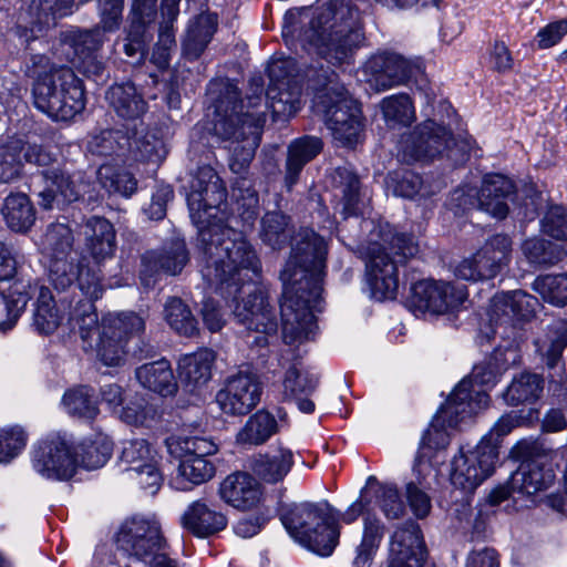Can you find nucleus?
<instances>
[{"label": "nucleus", "mask_w": 567, "mask_h": 567, "mask_svg": "<svg viewBox=\"0 0 567 567\" xmlns=\"http://www.w3.org/2000/svg\"><path fill=\"white\" fill-rule=\"evenodd\" d=\"M120 550L144 564L165 550L166 542L159 525L150 519L133 517L125 520L116 535Z\"/></svg>", "instance_id": "obj_16"}, {"label": "nucleus", "mask_w": 567, "mask_h": 567, "mask_svg": "<svg viewBox=\"0 0 567 567\" xmlns=\"http://www.w3.org/2000/svg\"><path fill=\"white\" fill-rule=\"evenodd\" d=\"M277 432V421L269 412L260 410L248 417L236 435V442L243 445H260Z\"/></svg>", "instance_id": "obj_47"}, {"label": "nucleus", "mask_w": 567, "mask_h": 567, "mask_svg": "<svg viewBox=\"0 0 567 567\" xmlns=\"http://www.w3.org/2000/svg\"><path fill=\"white\" fill-rule=\"evenodd\" d=\"M522 251L528 262L536 266H553L560 261L564 255L557 245L542 238L526 239L522 245Z\"/></svg>", "instance_id": "obj_58"}, {"label": "nucleus", "mask_w": 567, "mask_h": 567, "mask_svg": "<svg viewBox=\"0 0 567 567\" xmlns=\"http://www.w3.org/2000/svg\"><path fill=\"white\" fill-rule=\"evenodd\" d=\"M44 189L39 193V205L45 209L62 207L76 202L83 193L80 173H71L62 167H43Z\"/></svg>", "instance_id": "obj_25"}, {"label": "nucleus", "mask_w": 567, "mask_h": 567, "mask_svg": "<svg viewBox=\"0 0 567 567\" xmlns=\"http://www.w3.org/2000/svg\"><path fill=\"white\" fill-rule=\"evenodd\" d=\"M513 243L509 236L496 234L472 256L461 260L454 268L458 279L478 282L497 277L512 259Z\"/></svg>", "instance_id": "obj_13"}, {"label": "nucleus", "mask_w": 567, "mask_h": 567, "mask_svg": "<svg viewBox=\"0 0 567 567\" xmlns=\"http://www.w3.org/2000/svg\"><path fill=\"white\" fill-rule=\"evenodd\" d=\"M538 348L544 351L548 378L550 382L563 384L566 381L565 365L561 362V353L567 347V320H555L548 326L547 340Z\"/></svg>", "instance_id": "obj_32"}, {"label": "nucleus", "mask_w": 567, "mask_h": 567, "mask_svg": "<svg viewBox=\"0 0 567 567\" xmlns=\"http://www.w3.org/2000/svg\"><path fill=\"white\" fill-rule=\"evenodd\" d=\"M280 519L295 540L320 556H330L339 543L338 513L326 502L286 506Z\"/></svg>", "instance_id": "obj_6"}, {"label": "nucleus", "mask_w": 567, "mask_h": 567, "mask_svg": "<svg viewBox=\"0 0 567 567\" xmlns=\"http://www.w3.org/2000/svg\"><path fill=\"white\" fill-rule=\"evenodd\" d=\"M31 288L30 284L17 281L7 293L0 292V330L11 329L16 324L31 298Z\"/></svg>", "instance_id": "obj_44"}, {"label": "nucleus", "mask_w": 567, "mask_h": 567, "mask_svg": "<svg viewBox=\"0 0 567 567\" xmlns=\"http://www.w3.org/2000/svg\"><path fill=\"white\" fill-rule=\"evenodd\" d=\"M82 465L87 470L102 467L111 457L113 442L109 435L97 433L94 439H87L80 446Z\"/></svg>", "instance_id": "obj_56"}, {"label": "nucleus", "mask_w": 567, "mask_h": 567, "mask_svg": "<svg viewBox=\"0 0 567 567\" xmlns=\"http://www.w3.org/2000/svg\"><path fill=\"white\" fill-rule=\"evenodd\" d=\"M62 402L66 411L80 419L93 420L97 413V402L94 398L93 390L86 386H80L66 391Z\"/></svg>", "instance_id": "obj_57"}, {"label": "nucleus", "mask_w": 567, "mask_h": 567, "mask_svg": "<svg viewBox=\"0 0 567 567\" xmlns=\"http://www.w3.org/2000/svg\"><path fill=\"white\" fill-rule=\"evenodd\" d=\"M34 105L56 121H68L85 107L81 80L68 66H50L33 84Z\"/></svg>", "instance_id": "obj_9"}, {"label": "nucleus", "mask_w": 567, "mask_h": 567, "mask_svg": "<svg viewBox=\"0 0 567 567\" xmlns=\"http://www.w3.org/2000/svg\"><path fill=\"white\" fill-rule=\"evenodd\" d=\"M135 159L158 163L165 156L163 141L153 133H134L131 144L126 146Z\"/></svg>", "instance_id": "obj_61"}, {"label": "nucleus", "mask_w": 567, "mask_h": 567, "mask_svg": "<svg viewBox=\"0 0 567 567\" xmlns=\"http://www.w3.org/2000/svg\"><path fill=\"white\" fill-rule=\"evenodd\" d=\"M165 443L169 454L179 458L173 478L176 489H192L215 476L216 466L207 456L217 452V445L210 439L178 435L166 439Z\"/></svg>", "instance_id": "obj_11"}, {"label": "nucleus", "mask_w": 567, "mask_h": 567, "mask_svg": "<svg viewBox=\"0 0 567 567\" xmlns=\"http://www.w3.org/2000/svg\"><path fill=\"white\" fill-rule=\"evenodd\" d=\"M555 473L547 464L546 456L524 460L511 475L506 485L489 494V503L497 505L515 494L533 496L553 485Z\"/></svg>", "instance_id": "obj_17"}, {"label": "nucleus", "mask_w": 567, "mask_h": 567, "mask_svg": "<svg viewBox=\"0 0 567 567\" xmlns=\"http://www.w3.org/2000/svg\"><path fill=\"white\" fill-rule=\"evenodd\" d=\"M426 548L420 525L409 520L399 526L390 540V560L424 564Z\"/></svg>", "instance_id": "obj_28"}, {"label": "nucleus", "mask_w": 567, "mask_h": 567, "mask_svg": "<svg viewBox=\"0 0 567 567\" xmlns=\"http://www.w3.org/2000/svg\"><path fill=\"white\" fill-rule=\"evenodd\" d=\"M514 193L515 186L506 176L486 175L480 188L481 210L495 218L504 219L508 215V202L513 198Z\"/></svg>", "instance_id": "obj_29"}, {"label": "nucleus", "mask_w": 567, "mask_h": 567, "mask_svg": "<svg viewBox=\"0 0 567 567\" xmlns=\"http://www.w3.org/2000/svg\"><path fill=\"white\" fill-rule=\"evenodd\" d=\"M109 106L124 120H137L147 110V103L132 82L115 83L105 92Z\"/></svg>", "instance_id": "obj_33"}, {"label": "nucleus", "mask_w": 567, "mask_h": 567, "mask_svg": "<svg viewBox=\"0 0 567 567\" xmlns=\"http://www.w3.org/2000/svg\"><path fill=\"white\" fill-rule=\"evenodd\" d=\"M85 245L96 262L111 258L115 250V229L100 216H92L85 221Z\"/></svg>", "instance_id": "obj_38"}, {"label": "nucleus", "mask_w": 567, "mask_h": 567, "mask_svg": "<svg viewBox=\"0 0 567 567\" xmlns=\"http://www.w3.org/2000/svg\"><path fill=\"white\" fill-rule=\"evenodd\" d=\"M365 71L370 75V85L377 91H385L406 83L420 71V64L396 52L384 51L370 59Z\"/></svg>", "instance_id": "obj_24"}, {"label": "nucleus", "mask_w": 567, "mask_h": 567, "mask_svg": "<svg viewBox=\"0 0 567 567\" xmlns=\"http://www.w3.org/2000/svg\"><path fill=\"white\" fill-rule=\"evenodd\" d=\"M103 29L99 25L90 30L81 31L74 39L75 52L83 60V72L92 75H100L103 71L102 62L93 55L104 43Z\"/></svg>", "instance_id": "obj_48"}, {"label": "nucleus", "mask_w": 567, "mask_h": 567, "mask_svg": "<svg viewBox=\"0 0 567 567\" xmlns=\"http://www.w3.org/2000/svg\"><path fill=\"white\" fill-rule=\"evenodd\" d=\"M539 302L536 297L515 290L494 296L492 299V317L502 320L503 317L517 320H529L535 316Z\"/></svg>", "instance_id": "obj_34"}, {"label": "nucleus", "mask_w": 567, "mask_h": 567, "mask_svg": "<svg viewBox=\"0 0 567 567\" xmlns=\"http://www.w3.org/2000/svg\"><path fill=\"white\" fill-rule=\"evenodd\" d=\"M161 414L156 405L141 399L130 402L122 409L121 419L133 426L151 427Z\"/></svg>", "instance_id": "obj_62"}, {"label": "nucleus", "mask_w": 567, "mask_h": 567, "mask_svg": "<svg viewBox=\"0 0 567 567\" xmlns=\"http://www.w3.org/2000/svg\"><path fill=\"white\" fill-rule=\"evenodd\" d=\"M209 91L210 94H217L214 99L213 133L229 143L227 147L231 172L244 175L255 156L266 123L262 83H256L254 94L247 96L246 103L239 100L238 87L228 80L212 83ZM233 196L238 209H243V218L254 220L258 215L259 197L249 181L240 176L234 184Z\"/></svg>", "instance_id": "obj_3"}, {"label": "nucleus", "mask_w": 567, "mask_h": 567, "mask_svg": "<svg viewBox=\"0 0 567 567\" xmlns=\"http://www.w3.org/2000/svg\"><path fill=\"white\" fill-rule=\"evenodd\" d=\"M260 396L261 384L257 374L239 371L227 379L216 395V402L226 414L245 415L259 403Z\"/></svg>", "instance_id": "obj_21"}, {"label": "nucleus", "mask_w": 567, "mask_h": 567, "mask_svg": "<svg viewBox=\"0 0 567 567\" xmlns=\"http://www.w3.org/2000/svg\"><path fill=\"white\" fill-rule=\"evenodd\" d=\"M318 385V378L308 371L300 370L296 365L290 367L282 382L284 398L293 401L303 413H312L315 403L309 396Z\"/></svg>", "instance_id": "obj_35"}, {"label": "nucleus", "mask_w": 567, "mask_h": 567, "mask_svg": "<svg viewBox=\"0 0 567 567\" xmlns=\"http://www.w3.org/2000/svg\"><path fill=\"white\" fill-rule=\"evenodd\" d=\"M41 252L49 258V280L58 291H65L75 282L91 297L103 292L101 276L83 265L84 258L74 246V235L69 225L52 223L40 238Z\"/></svg>", "instance_id": "obj_5"}, {"label": "nucleus", "mask_w": 567, "mask_h": 567, "mask_svg": "<svg viewBox=\"0 0 567 567\" xmlns=\"http://www.w3.org/2000/svg\"><path fill=\"white\" fill-rule=\"evenodd\" d=\"M293 464V452L287 447H279L270 453L256 456L251 470L259 480L276 484L288 475Z\"/></svg>", "instance_id": "obj_40"}, {"label": "nucleus", "mask_w": 567, "mask_h": 567, "mask_svg": "<svg viewBox=\"0 0 567 567\" xmlns=\"http://www.w3.org/2000/svg\"><path fill=\"white\" fill-rule=\"evenodd\" d=\"M386 184L395 196L403 198H427L441 189L440 183L425 182L422 176L411 171L389 174Z\"/></svg>", "instance_id": "obj_43"}, {"label": "nucleus", "mask_w": 567, "mask_h": 567, "mask_svg": "<svg viewBox=\"0 0 567 567\" xmlns=\"http://www.w3.org/2000/svg\"><path fill=\"white\" fill-rule=\"evenodd\" d=\"M282 35L332 64L348 61L364 41L361 14L351 0H332L311 17L300 14L298 22L284 27Z\"/></svg>", "instance_id": "obj_4"}, {"label": "nucleus", "mask_w": 567, "mask_h": 567, "mask_svg": "<svg viewBox=\"0 0 567 567\" xmlns=\"http://www.w3.org/2000/svg\"><path fill=\"white\" fill-rule=\"evenodd\" d=\"M165 319L169 327L178 334L193 337L198 332V323L190 309L182 299L169 298L165 303Z\"/></svg>", "instance_id": "obj_54"}, {"label": "nucleus", "mask_w": 567, "mask_h": 567, "mask_svg": "<svg viewBox=\"0 0 567 567\" xmlns=\"http://www.w3.org/2000/svg\"><path fill=\"white\" fill-rule=\"evenodd\" d=\"M226 187L209 165L197 167L192 176L187 205L198 229L197 247L202 252V275L223 297L235 296L239 285L258 275L260 262L241 233L216 219L226 200Z\"/></svg>", "instance_id": "obj_2"}, {"label": "nucleus", "mask_w": 567, "mask_h": 567, "mask_svg": "<svg viewBox=\"0 0 567 567\" xmlns=\"http://www.w3.org/2000/svg\"><path fill=\"white\" fill-rule=\"evenodd\" d=\"M259 238L275 250L291 239V252L280 274L282 336L286 343L312 339L318 329L312 311L320 302L328 254L324 238L309 228H300L292 236L290 218L280 212L262 216Z\"/></svg>", "instance_id": "obj_1"}, {"label": "nucleus", "mask_w": 567, "mask_h": 567, "mask_svg": "<svg viewBox=\"0 0 567 567\" xmlns=\"http://www.w3.org/2000/svg\"><path fill=\"white\" fill-rule=\"evenodd\" d=\"M234 316L250 332L257 333L251 344L265 347L269 338L276 336L278 320L275 308L268 302V293L264 288H254L246 298L237 302Z\"/></svg>", "instance_id": "obj_18"}, {"label": "nucleus", "mask_w": 567, "mask_h": 567, "mask_svg": "<svg viewBox=\"0 0 567 567\" xmlns=\"http://www.w3.org/2000/svg\"><path fill=\"white\" fill-rule=\"evenodd\" d=\"M214 361L215 353L209 349H200L179 359V378L188 391L193 392L210 380Z\"/></svg>", "instance_id": "obj_39"}, {"label": "nucleus", "mask_w": 567, "mask_h": 567, "mask_svg": "<svg viewBox=\"0 0 567 567\" xmlns=\"http://www.w3.org/2000/svg\"><path fill=\"white\" fill-rule=\"evenodd\" d=\"M472 148V140H455L445 124L426 120L401 142L403 159L414 162L446 156L453 163H462Z\"/></svg>", "instance_id": "obj_10"}, {"label": "nucleus", "mask_w": 567, "mask_h": 567, "mask_svg": "<svg viewBox=\"0 0 567 567\" xmlns=\"http://www.w3.org/2000/svg\"><path fill=\"white\" fill-rule=\"evenodd\" d=\"M466 298L467 289L463 285L423 279L412 285L409 307L416 316L425 312L444 315L456 310Z\"/></svg>", "instance_id": "obj_15"}, {"label": "nucleus", "mask_w": 567, "mask_h": 567, "mask_svg": "<svg viewBox=\"0 0 567 567\" xmlns=\"http://www.w3.org/2000/svg\"><path fill=\"white\" fill-rule=\"evenodd\" d=\"M518 351L513 347L496 348L492 354L481 363L474 365L472 373L460 382L467 380L468 395L465 401L476 400L478 393L485 391L475 390L473 383L478 385L494 386L501 375L512 365L519 362Z\"/></svg>", "instance_id": "obj_27"}, {"label": "nucleus", "mask_w": 567, "mask_h": 567, "mask_svg": "<svg viewBox=\"0 0 567 567\" xmlns=\"http://www.w3.org/2000/svg\"><path fill=\"white\" fill-rule=\"evenodd\" d=\"M185 529L197 537H209L227 526L226 516L212 508L205 501L197 499L188 505L181 517Z\"/></svg>", "instance_id": "obj_31"}, {"label": "nucleus", "mask_w": 567, "mask_h": 567, "mask_svg": "<svg viewBox=\"0 0 567 567\" xmlns=\"http://www.w3.org/2000/svg\"><path fill=\"white\" fill-rule=\"evenodd\" d=\"M334 187L342 194V214L344 217L360 213V181L349 167H338L332 175Z\"/></svg>", "instance_id": "obj_51"}, {"label": "nucleus", "mask_w": 567, "mask_h": 567, "mask_svg": "<svg viewBox=\"0 0 567 567\" xmlns=\"http://www.w3.org/2000/svg\"><path fill=\"white\" fill-rule=\"evenodd\" d=\"M384 535V526L377 517L367 515L363 519V535L357 548L355 567L368 566L375 555Z\"/></svg>", "instance_id": "obj_52"}, {"label": "nucleus", "mask_w": 567, "mask_h": 567, "mask_svg": "<svg viewBox=\"0 0 567 567\" xmlns=\"http://www.w3.org/2000/svg\"><path fill=\"white\" fill-rule=\"evenodd\" d=\"M216 13L203 12L189 21L183 40V52L192 60L200 56L217 30Z\"/></svg>", "instance_id": "obj_41"}, {"label": "nucleus", "mask_w": 567, "mask_h": 567, "mask_svg": "<svg viewBox=\"0 0 567 567\" xmlns=\"http://www.w3.org/2000/svg\"><path fill=\"white\" fill-rule=\"evenodd\" d=\"M97 181L110 194H118L123 197L132 196L137 189V181L133 174L110 164L100 166Z\"/></svg>", "instance_id": "obj_53"}, {"label": "nucleus", "mask_w": 567, "mask_h": 567, "mask_svg": "<svg viewBox=\"0 0 567 567\" xmlns=\"http://www.w3.org/2000/svg\"><path fill=\"white\" fill-rule=\"evenodd\" d=\"M28 434L19 425L0 430V463H9L25 447Z\"/></svg>", "instance_id": "obj_63"}, {"label": "nucleus", "mask_w": 567, "mask_h": 567, "mask_svg": "<svg viewBox=\"0 0 567 567\" xmlns=\"http://www.w3.org/2000/svg\"><path fill=\"white\" fill-rule=\"evenodd\" d=\"M467 380L460 382L446 402L435 414L431 425L422 436V444L430 449H444L450 443L447 429H454L465 417L488 405L489 396L478 393L476 400L465 401L468 395Z\"/></svg>", "instance_id": "obj_12"}, {"label": "nucleus", "mask_w": 567, "mask_h": 567, "mask_svg": "<svg viewBox=\"0 0 567 567\" xmlns=\"http://www.w3.org/2000/svg\"><path fill=\"white\" fill-rule=\"evenodd\" d=\"M135 377L143 388L162 396L173 395L177 391L172 367L165 359L138 367L135 370Z\"/></svg>", "instance_id": "obj_42"}, {"label": "nucleus", "mask_w": 567, "mask_h": 567, "mask_svg": "<svg viewBox=\"0 0 567 567\" xmlns=\"http://www.w3.org/2000/svg\"><path fill=\"white\" fill-rule=\"evenodd\" d=\"M382 114L386 124L394 128L409 126L415 120V111L406 94L391 95L381 103Z\"/></svg>", "instance_id": "obj_55"}, {"label": "nucleus", "mask_w": 567, "mask_h": 567, "mask_svg": "<svg viewBox=\"0 0 567 567\" xmlns=\"http://www.w3.org/2000/svg\"><path fill=\"white\" fill-rule=\"evenodd\" d=\"M543 388L544 380L540 375L523 372L512 380L511 384L503 393V398L509 405L532 403L539 399Z\"/></svg>", "instance_id": "obj_50"}, {"label": "nucleus", "mask_w": 567, "mask_h": 567, "mask_svg": "<svg viewBox=\"0 0 567 567\" xmlns=\"http://www.w3.org/2000/svg\"><path fill=\"white\" fill-rule=\"evenodd\" d=\"M219 495L230 506L250 509L260 501V486L249 474L237 472L228 475L219 485Z\"/></svg>", "instance_id": "obj_30"}, {"label": "nucleus", "mask_w": 567, "mask_h": 567, "mask_svg": "<svg viewBox=\"0 0 567 567\" xmlns=\"http://www.w3.org/2000/svg\"><path fill=\"white\" fill-rule=\"evenodd\" d=\"M375 497L379 508L388 519H399L404 515L405 506L396 486L390 484L380 485Z\"/></svg>", "instance_id": "obj_64"}, {"label": "nucleus", "mask_w": 567, "mask_h": 567, "mask_svg": "<svg viewBox=\"0 0 567 567\" xmlns=\"http://www.w3.org/2000/svg\"><path fill=\"white\" fill-rule=\"evenodd\" d=\"M126 342L127 340L122 336V332L110 328V324L103 320L102 334L96 337L92 350L96 352L103 364L117 367L125 361Z\"/></svg>", "instance_id": "obj_46"}, {"label": "nucleus", "mask_w": 567, "mask_h": 567, "mask_svg": "<svg viewBox=\"0 0 567 567\" xmlns=\"http://www.w3.org/2000/svg\"><path fill=\"white\" fill-rule=\"evenodd\" d=\"M315 90L313 107L323 116L333 137L348 146L357 143L362 130L361 109L339 82L338 74L321 70Z\"/></svg>", "instance_id": "obj_7"}, {"label": "nucleus", "mask_w": 567, "mask_h": 567, "mask_svg": "<svg viewBox=\"0 0 567 567\" xmlns=\"http://www.w3.org/2000/svg\"><path fill=\"white\" fill-rule=\"evenodd\" d=\"M322 150V142L315 136H303L288 146L286 159L285 186L291 189L298 182L303 167Z\"/></svg>", "instance_id": "obj_36"}, {"label": "nucleus", "mask_w": 567, "mask_h": 567, "mask_svg": "<svg viewBox=\"0 0 567 567\" xmlns=\"http://www.w3.org/2000/svg\"><path fill=\"white\" fill-rule=\"evenodd\" d=\"M130 144L131 137L122 131L104 130L91 138L87 148L93 155L113 156L122 154Z\"/></svg>", "instance_id": "obj_59"}, {"label": "nucleus", "mask_w": 567, "mask_h": 567, "mask_svg": "<svg viewBox=\"0 0 567 567\" xmlns=\"http://www.w3.org/2000/svg\"><path fill=\"white\" fill-rule=\"evenodd\" d=\"M533 287L547 302L557 307L567 305V272L539 276Z\"/></svg>", "instance_id": "obj_60"}, {"label": "nucleus", "mask_w": 567, "mask_h": 567, "mask_svg": "<svg viewBox=\"0 0 567 567\" xmlns=\"http://www.w3.org/2000/svg\"><path fill=\"white\" fill-rule=\"evenodd\" d=\"M293 59L272 61L268 65L267 101L275 116H292L301 106V79Z\"/></svg>", "instance_id": "obj_14"}, {"label": "nucleus", "mask_w": 567, "mask_h": 567, "mask_svg": "<svg viewBox=\"0 0 567 567\" xmlns=\"http://www.w3.org/2000/svg\"><path fill=\"white\" fill-rule=\"evenodd\" d=\"M2 215L9 228L23 233L30 229L35 220V210L24 194L9 195L3 203Z\"/></svg>", "instance_id": "obj_49"}, {"label": "nucleus", "mask_w": 567, "mask_h": 567, "mask_svg": "<svg viewBox=\"0 0 567 567\" xmlns=\"http://www.w3.org/2000/svg\"><path fill=\"white\" fill-rule=\"evenodd\" d=\"M382 244H372L369 248L367 271L373 297L379 300L394 299L399 289V266L414 258L420 246L409 234L384 231Z\"/></svg>", "instance_id": "obj_8"}, {"label": "nucleus", "mask_w": 567, "mask_h": 567, "mask_svg": "<svg viewBox=\"0 0 567 567\" xmlns=\"http://www.w3.org/2000/svg\"><path fill=\"white\" fill-rule=\"evenodd\" d=\"M83 295L86 299L78 301L76 306L72 309L69 317V324L73 330H78L80 338L83 341V349L87 351L93 349L96 337L102 334L103 320L99 322L93 300L95 297H91L84 291ZM102 293L96 297L99 299Z\"/></svg>", "instance_id": "obj_37"}, {"label": "nucleus", "mask_w": 567, "mask_h": 567, "mask_svg": "<svg viewBox=\"0 0 567 567\" xmlns=\"http://www.w3.org/2000/svg\"><path fill=\"white\" fill-rule=\"evenodd\" d=\"M31 290V295L38 291L32 324L39 333L51 334L58 329L63 317L56 308L49 288L34 286Z\"/></svg>", "instance_id": "obj_45"}, {"label": "nucleus", "mask_w": 567, "mask_h": 567, "mask_svg": "<svg viewBox=\"0 0 567 567\" xmlns=\"http://www.w3.org/2000/svg\"><path fill=\"white\" fill-rule=\"evenodd\" d=\"M23 159L39 167L50 166L54 156L42 145L30 144L11 137L0 143V183H10L20 177Z\"/></svg>", "instance_id": "obj_22"}, {"label": "nucleus", "mask_w": 567, "mask_h": 567, "mask_svg": "<svg viewBox=\"0 0 567 567\" xmlns=\"http://www.w3.org/2000/svg\"><path fill=\"white\" fill-rule=\"evenodd\" d=\"M32 465L43 477L65 481L74 475L78 462L68 442L60 435H52L34 449Z\"/></svg>", "instance_id": "obj_20"}, {"label": "nucleus", "mask_w": 567, "mask_h": 567, "mask_svg": "<svg viewBox=\"0 0 567 567\" xmlns=\"http://www.w3.org/2000/svg\"><path fill=\"white\" fill-rule=\"evenodd\" d=\"M189 261L186 243L182 238L166 241L159 249L146 251L142 257L141 279L148 286L156 274L176 276Z\"/></svg>", "instance_id": "obj_26"}, {"label": "nucleus", "mask_w": 567, "mask_h": 567, "mask_svg": "<svg viewBox=\"0 0 567 567\" xmlns=\"http://www.w3.org/2000/svg\"><path fill=\"white\" fill-rule=\"evenodd\" d=\"M497 458L498 451L486 441H481L467 453L461 452L452 461V484L465 492H473L493 474Z\"/></svg>", "instance_id": "obj_19"}, {"label": "nucleus", "mask_w": 567, "mask_h": 567, "mask_svg": "<svg viewBox=\"0 0 567 567\" xmlns=\"http://www.w3.org/2000/svg\"><path fill=\"white\" fill-rule=\"evenodd\" d=\"M120 460L126 465L125 471L136 474L142 488L151 493L158 489L162 483L158 470L159 455L146 440L134 439L123 442Z\"/></svg>", "instance_id": "obj_23"}]
</instances>
